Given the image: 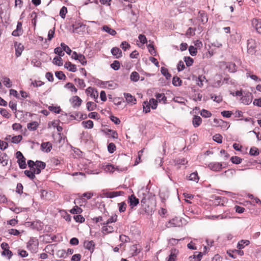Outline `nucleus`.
Returning a JSON list of instances; mask_svg holds the SVG:
<instances>
[{
	"mask_svg": "<svg viewBox=\"0 0 261 261\" xmlns=\"http://www.w3.org/2000/svg\"><path fill=\"white\" fill-rule=\"evenodd\" d=\"M117 216L116 215H114L112 216L106 222H105V224H109L113 222H115L117 221Z\"/></svg>",
	"mask_w": 261,
	"mask_h": 261,
	"instance_id": "052dcab7",
	"label": "nucleus"
},
{
	"mask_svg": "<svg viewBox=\"0 0 261 261\" xmlns=\"http://www.w3.org/2000/svg\"><path fill=\"white\" fill-rule=\"evenodd\" d=\"M111 53L114 56H115L116 59H119L122 56V51L118 47H113L111 49Z\"/></svg>",
	"mask_w": 261,
	"mask_h": 261,
	"instance_id": "a211bd4d",
	"label": "nucleus"
},
{
	"mask_svg": "<svg viewBox=\"0 0 261 261\" xmlns=\"http://www.w3.org/2000/svg\"><path fill=\"white\" fill-rule=\"evenodd\" d=\"M124 194L123 191H113L104 193V196L108 198H113L116 197L120 196Z\"/></svg>",
	"mask_w": 261,
	"mask_h": 261,
	"instance_id": "0eeeda50",
	"label": "nucleus"
},
{
	"mask_svg": "<svg viewBox=\"0 0 261 261\" xmlns=\"http://www.w3.org/2000/svg\"><path fill=\"white\" fill-rule=\"evenodd\" d=\"M82 212V210L78 206H76L75 207H73L70 210V213L73 214H79L81 213Z\"/></svg>",
	"mask_w": 261,
	"mask_h": 261,
	"instance_id": "774afa93",
	"label": "nucleus"
},
{
	"mask_svg": "<svg viewBox=\"0 0 261 261\" xmlns=\"http://www.w3.org/2000/svg\"><path fill=\"white\" fill-rule=\"evenodd\" d=\"M28 165L30 168V170L35 174H36V165L35 162L32 160H29L28 161Z\"/></svg>",
	"mask_w": 261,
	"mask_h": 261,
	"instance_id": "2f4dec72",
	"label": "nucleus"
},
{
	"mask_svg": "<svg viewBox=\"0 0 261 261\" xmlns=\"http://www.w3.org/2000/svg\"><path fill=\"white\" fill-rule=\"evenodd\" d=\"M84 246L92 253L94 251L95 244L93 241H85L84 243Z\"/></svg>",
	"mask_w": 261,
	"mask_h": 261,
	"instance_id": "4468645a",
	"label": "nucleus"
},
{
	"mask_svg": "<svg viewBox=\"0 0 261 261\" xmlns=\"http://www.w3.org/2000/svg\"><path fill=\"white\" fill-rule=\"evenodd\" d=\"M86 107L89 111H92L96 109V105L93 102L88 101L86 103Z\"/></svg>",
	"mask_w": 261,
	"mask_h": 261,
	"instance_id": "f704fd0d",
	"label": "nucleus"
},
{
	"mask_svg": "<svg viewBox=\"0 0 261 261\" xmlns=\"http://www.w3.org/2000/svg\"><path fill=\"white\" fill-rule=\"evenodd\" d=\"M205 80V77L203 75L199 76L197 80V84L200 87H202L203 85V82Z\"/></svg>",
	"mask_w": 261,
	"mask_h": 261,
	"instance_id": "864d4df0",
	"label": "nucleus"
},
{
	"mask_svg": "<svg viewBox=\"0 0 261 261\" xmlns=\"http://www.w3.org/2000/svg\"><path fill=\"white\" fill-rule=\"evenodd\" d=\"M116 150V146L114 143H110L108 145V150L110 153H112Z\"/></svg>",
	"mask_w": 261,
	"mask_h": 261,
	"instance_id": "bf43d9fd",
	"label": "nucleus"
},
{
	"mask_svg": "<svg viewBox=\"0 0 261 261\" xmlns=\"http://www.w3.org/2000/svg\"><path fill=\"white\" fill-rule=\"evenodd\" d=\"M38 125H39V124L37 122L33 121V122L29 123L27 124V127L30 130H35L37 128Z\"/></svg>",
	"mask_w": 261,
	"mask_h": 261,
	"instance_id": "bb28decb",
	"label": "nucleus"
},
{
	"mask_svg": "<svg viewBox=\"0 0 261 261\" xmlns=\"http://www.w3.org/2000/svg\"><path fill=\"white\" fill-rule=\"evenodd\" d=\"M74 81L77 84V86H79L80 89H84L86 87V84L83 79L75 78Z\"/></svg>",
	"mask_w": 261,
	"mask_h": 261,
	"instance_id": "c85d7f7f",
	"label": "nucleus"
},
{
	"mask_svg": "<svg viewBox=\"0 0 261 261\" xmlns=\"http://www.w3.org/2000/svg\"><path fill=\"white\" fill-rule=\"evenodd\" d=\"M102 225H103L102 227V232L103 233H109L114 231L113 227L109 225V224H105V222H104Z\"/></svg>",
	"mask_w": 261,
	"mask_h": 261,
	"instance_id": "f3484780",
	"label": "nucleus"
},
{
	"mask_svg": "<svg viewBox=\"0 0 261 261\" xmlns=\"http://www.w3.org/2000/svg\"><path fill=\"white\" fill-rule=\"evenodd\" d=\"M202 123V119L199 116L195 115L192 120V124L194 127L196 128L200 126Z\"/></svg>",
	"mask_w": 261,
	"mask_h": 261,
	"instance_id": "4be33fe9",
	"label": "nucleus"
},
{
	"mask_svg": "<svg viewBox=\"0 0 261 261\" xmlns=\"http://www.w3.org/2000/svg\"><path fill=\"white\" fill-rule=\"evenodd\" d=\"M222 197L220 196H215L214 199L212 200L213 202V203L215 205H219L220 204L223 205L222 203Z\"/></svg>",
	"mask_w": 261,
	"mask_h": 261,
	"instance_id": "c9c22d12",
	"label": "nucleus"
},
{
	"mask_svg": "<svg viewBox=\"0 0 261 261\" xmlns=\"http://www.w3.org/2000/svg\"><path fill=\"white\" fill-rule=\"evenodd\" d=\"M61 46L62 48L63 52L65 51L68 55H71V54L72 53V50L68 46L66 45L64 43H61Z\"/></svg>",
	"mask_w": 261,
	"mask_h": 261,
	"instance_id": "4c0bfd02",
	"label": "nucleus"
},
{
	"mask_svg": "<svg viewBox=\"0 0 261 261\" xmlns=\"http://www.w3.org/2000/svg\"><path fill=\"white\" fill-rule=\"evenodd\" d=\"M259 152L258 149L256 147L251 148L250 151H249V154L251 155H253V156L257 155L259 154Z\"/></svg>",
	"mask_w": 261,
	"mask_h": 261,
	"instance_id": "69168bd1",
	"label": "nucleus"
},
{
	"mask_svg": "<svg viewBox=\"0 0 261 261\" xmlns=\"http://www.w3.org/2000/svg\"><path fill=\"white\" fill-rule=\"evenodd\" d=\"M111 67L115 70H118L120 67L119 61L115 60L111 64Z\"/></svg>",
	"mask_w": 261,
	"mask_h": 261,
	"instance_id": "09e8293b",
	"label": "nucleus"
},
{
	"mask_svg": "<svg viewBox=\"0 0 261 261\" xmlns=\"http://www.w3.org/2000/svg\"><path fill=\"white\" fill-rule=\"evenodd\" d=\"M189 180L194 181L196 182H198L199 177L198 176V174L197 172H193L191 174H190L189 177Z\"/></svg>",
	"mask_w": 261,
	"mask_h": 261,
	"instance_id": "3c124183",
	"label": "nucleus"
},
{
	"mask_svg": "<svg viewBox=\"0 0 261 261\" xmlns=\"http://www.w3.org/2000/svg\"><path fill=\"white\" fill-rule=\"evenodd\" d=\"M22 22L18 21L17 24L16 29L12 32V35L14 36H19L22 34Z\"/></svg>",
	"mask_w": 261,
	"mask_h": 261,
	"instance_id": "f8f14e48",
	"label": "nucleus"
},
{
	"mask_svg": "<svg viewBox=\"0 0 261 261\" xmlns=\"http://www.w3.org/2000/svg\"><path fill=\"white\" fill-rule=\"evenodd\" d=\"M52 147V144L50 142H43L41 145V149L46 152H49L51 150Z\"/></svg>",
	"mask_w": 261,
	"mask_h": 261,
	"instance_id": "2eb2a0df",
	"label": "nucleus"
},
{
	"mask_svg": "<svg viewBox=\"0 0 261 261\" xmlns=\"http://www.w3.org/2000/svg\"><path fill=\"white\" fill-rule=\"evenodd\" d=\"M181 222L177 218H175L170 220L166 224V226L168 228L172 227H179L180 226Z\"/></svg>",
	"mask_w": 261,
	"mask_h": 261,
	"instance_id": "6e6552de",
	"label": "nucleus"
},
{
	"mask_svg": "<svg viewBox=\"0 0 261 261\" xmlns=\"http://www.w3.org/2000/svg\"><path fill=\"white\" fill-rule=\"evenodd\" d=\"M181 80L178 76H174L172 80V84L175 86H179L181 84Z\"/></svg>",
	"mask_w": 261,
	"mask_h": 261,
	"instance_id": "58836bf2",
	"label": "nucleus"
},
{
	"mask_svg": "<svg viewBox=\"0 0 261 261\" xmlns=\"http://www.w3.org/2000/svg\"><path fill=\"white\" fill-rule=\"evenodd\" d=\"M106 134L114 139H116L118 137L117 132L112 129H108Z\"/></svg>",
	"mask_w": 261,
	"mask_h": 261,
	"instance_id": "ea45409f",
	"label": "nucleus"
},
{
	"mask_svg": "<svg viewBox=\"0 0 261 261\" xmlns=\"http://www.w3.org/2000/svg\"><path fill=\"white\" fill-rule=\"evenodd\" d=\"M252 95L251 93L247 92L245 93L241 98L242 102L245 105H249L252 101Z\"/></svg>",
	"mask_w": 261,
	"mask_h": 261,
	"instance_id": "9d476101",
	"label": "nucleus"
},
{
	"mask_svg": "<svg viewBox=\"0 0 261 261\" xmlns=\"http://www.w3.org/2000/svg\"><path fill=\"white\" fill-rule=\"evenodd\" d=\"M102 30L108 33V34L111 35L112 36H114L116 34V32L114 29L110 28L108 25H103L102 28Z\"/></svg>",
	"mask_w": 261,
	"mask_h": 261,
	"instance_id": "a878e982",
	"label": "nucleus"
},
{
	"mask_svg": "<svg viewBox=\"0 0 261 261\" xmlns=\"http://www.w3.org/2000/svg\"><path fill=\"white\" fill-rule=\"evenodd\" d=\"M1 246L3 250V251L2 252V255L7 256L8 259L11 258L13 255V253L12 251L9 250L8 244L3 242L1 244Z\"/></svg>",
	"mask_w": 261,
	"mask_h": 261,
	"instance_id": "7ed1b4c3",
	"label": "nucleus"
},
{
	"mask_svg": "<svg viewBox=\"0 0 261 261\" xmlns=\"http://www.w3.org/2000/svg\"><path fill=\"white\" fill-rule=\"evenodd\" d=\"M77 60L83 65H86L87 64V61L86 60L85 57L82 54L79 55V58Z\"/></svg>",
	"mask_w": 261,
	"mask_h": 261,
	"instance_id": "6e6d98bb",
	"label": "nucleus"
},
{
	"mask_svg": "<svg viewBox=\"0 0 261 261\" xmlns=\"http://www.w3.org/2000/svg\"><path fill=\"white\" fill-rule=\"evenodd\" d=\"M214 122L217 124H218L219 125H222L224 126H227L228 123L222 120V119H214Z\"/></svg>",
	"mask_w": 261,
	"mask_h": 261,
	"instance_id": "680f3d73",
	"label": "nucleus"
},
{
	"mask_svg": "<svg viewBox=\"0 0 261 261\" xmlns=\"http://www.w3.org/2000/svg\"><path fill=\"white\" fill-rule=\"evenodd\" d=\"M161 73L165 76L166 79L169 80L170 79L171 75L169 73L168 70L166 68L164 67H161Z\"/></svg>",
	"mask_w": 261,
	"mask_h": 261,
	"instance_id": "7c9ffc66",
	"label": "nucleus"
},
{
	"mask_svg": "<svg viewBox=\"0 0 261 261\" xmlns=\"http://www.w3.org/2000/svg\"><path fill=\"white\" fill-rule=\"evenodd\" d=\"M82 124L85 128H92L93 127V122L90 120L83 121Z\"/></svg>",
	"mask_w": 261,
	"mask_h": 261,
	"instance_id": "cd10ccee",
	"label": "nucleus"
},
{
	"mask_svg": "<svg viewBox=\"0 0 261 261\" xmlns=\"http://www.w3.org/2000/svg\"><path fill=\"white\" fill-rule=\"evenodd\" d=\"M17 163L19 165V168L21 169H25L27 167V164L25 163V159L24 157V159H21L18 160Z\"/></svg>",
	"mask_w": 261,
	"mask_h": 261,
	"instance_id": "a19ab883",
	"label": "nucleus"
},
{
	"mask_svg": "<svg viewBox=\"0 0 261 261\" xmlns=\"http://www.w3.org/2000/svg\"><path fill=\"white\" fill-rule=\"evenodd\" d=\"M152 109H155L158 106V100L154 98H151L148 102Z\"/></svg>",
	"mask_w": 261,
	"mask_h": 261,
	"instance_id": "4d7b16f0",
	"label": "nucleus"
},
{
	"mask_svg": "<svg viewBox=\"0 0 261 261\" xmlns=\"http://www.w3.org/2000/svg\"><path fill=\"white\" fill-rule=\"evenodd\" d=\"M213 140L218 143H221L222 142V136L220 134H216L213 136Z\"/></svg>",
	"mask_w": 261,
	"mask_h": 261,
	"instance_id": "e2e57ef3",
	"label": "nucleus"
},
{
	"mask_svg": "<svg viewBox=\"0 0 261 261\" xmlns=\"http://www.w3.org/2000/svg\"><path fill=\"white\" fill-rule=\"evenodd\" d=\"M0 113L3 116L7 118H9L11 116L7 110L5 109L0 108Z\"/></svg>",
	"mask_w": 261,
	"mask_h": 261,
	"instance_id": "13d9d810",
	"label": "nucleus"
},
{
	"mask_svg": "<svg viewBox=\"0 0 261 261\" xmlns=\"http://www.w3.org/2000/svg\"><path fill=\"white\" fill-rule=\"evenodd\" d=\"M65 87L67 89H69L71 92H74L76 93L77 91V89L74 86V85L71 83H67L65 85Z\"/></svg>",
	"mask_w": 261,
	"mask_h": 261,
	"instance_id": "e433bc0d",
	"label": "nucleus"
},
{
	"mask_svg": "<svg viewBox=\"0 0 261 261\" xmlns=\"http://www.w3.org/2000/svg\"><path fill=\"white\" fill-rule=\"evenodd\" d=\"M257 43L255 39L250 38L247 40V51L249 54L253 55L256 51Z\"/></svg>",
	"mask_w": 261,
	"mask_h": 261,
	"instance_id": "f03ea898",
	"label": "nucleus"
},
{
	"mask_svg": "<svg viewBox=\"0 0 261 261\" xmlns=\"http://www.w3.org/2000/svg\"><path fill=\"white\" fill-rule=\"evenodd\" d=\"M55 75L59 80H65L66 77L64 73L61 71H56Z\"/></svg>",
	"mask_w": 261,
	"mask_h": 261,
	"instance_id": "5fc2aeb1",
	"label": "nucleus"
},
{
	"mask_svg": "<svg viewBox=\"0 0 261 261\" xmlns=\"http://www.w3.org/2000/svg\"><path fill=\"white\" fill-rule=\"evenodd\" d=\"M22 139L21 135L15 136L12 138V142L15 144L19 143Z\"/></svg>",
	"mask_w": 261,
	"mask_h": 261,
	"instance_id": "603ef678",
	"label": "nucleus"
},
{
	"mask_svg": "<svg viewBox=\"0 0 261 261\" xmlns=\"http://www.w3.org/2000/svg\"><path fill=\"white\" fill-rule=\"evenodd\" d=\"M124 96L128 103H132V105L136 103V99L130 94L124 93Z\"/></svg>",
	"mask_w": 261,
	"mask_h": 261,
	"instance_id": "412c9836",
	"label": "nucleus"
},
{
	"mask_svg": "<svg viewBox=\"0 0 261 261\" xmlns=\"http://www.w3.org/2000/svg\"><path fill=\"white\" fill-rule=\"evenodd\" d=\"M39 242L36 238H31L28 241L27 245V248L33 253L37 251Z\"/></svg>",
	"mask_w": 261,
	"mask_h": 261,
	"instance_id": "f257e3e1",
	"label": "nucleus"
},
{
	"mask_svg": "<svg viewBox=\"0 0 261 261\" xmlns=\"http://www.w3.org/2000/svg\"><path fill=\"white\" fill-rule=\"evenodd\" d=\"M199 19L201 21V22L204 24L208 21V18L206 14L202 11H200L199 12Z\"/></svg>",
	"mask_w": 261,
	"mask_h": 261,
	"instance_id": "b1692460",
	"label": "nucleus"
},
{
	"mask_svg": "<svg viewBox=\"0 0 261 261\" xmlns=\"http://www.w3.org/2000/svg\"><path fill=\"white\" fill-rule=\"evenodd\" d=\"M250 244V241L247 240H242L240 241L237 244V248L239 249H242L244 248L246 246Z\"/></svg>",
	"mask_w": 261,
	"mask_h": 261,
	"instance_id": "393cba45",
	"label": "nucleus"
},
{
	"mask_svg": "<svg viewBox=\"0 0 261 261\" xmlns=\"http://www.w3.org/2000/svg\"><path fill=\"white\" fill-rule=\"evenodd\" d=\"M14 47L15 48V55L17 57H19L21 56L24 49V46L21 43L15 42L14 43Z\"/></svg>",
	"mask_w": 261,
	"mask_h": 261,
	"instance_id": "1a4fd4ad",
	"label": "nucleus"
},
{
	"mask_svg": "<svg viewBox=\"0 0 261 261\" xmlns=\"http://www.w3.org/2000/svg\"><path fill=\"white\" fill-rule=\"evenodd\" d=\"M54 53L56 54L59 55V56L60 57L64 56L65 55L64 52H63V50L61 47H57L55 48L54 49Z\"/></svg>",
	"mask_w": 261,
	"mask_h": 261,
	"instance_id": "49530a36",
	"label": "nucleus"
},
{
	"mask_svg": "<svg viewBox=\"0 0 261 261\" xmlns=\"http://www.w3.org/2000/svg\"><path fill=\"white\" fill-rule=\"evenodd\" d=\"M208 168L215 172L220 171L222 168V164L219 162H211L207 165Z\"/></svg>",
	"mask_w": 261,
	"mask_h": 261,
	"instance_id": "20e7f679",
	"label": "nucleus"
},
{
	"mask_svg": "<svg viewBox=\"0 0 261 261\" xmlns=\"http://www.w3.org/2000/svg\"><path fill=\"white\" fill-rule=\"evenodd\" d=\"M140 79L139 74L136 71H133L130 75V79L131 81L136 82L139 81Z\"/></svg>",
	"mask_w": 261,
	"mask_h": 261,
	"instance_id": "c756f323",
	"label": "nucleus"
},
{
	"mask_svg": "<svg viewBox=\"0 0 261 261\" xmlns=\"http://www.w3.org/2000/svg\"><path fill=\"white\" fill-rule=\"evenodd\" d=\"M226 68L230 72H234L237 69L236 64L233 63H229L226 66Z\"/></svg>",
	"mask_w": 261,
	"mask_h": 261,
	"instance_id": "72a5a7b5",
	"label": "nucleus"
},
{
	"mask_svg": "<svg viewBox=\"0 0 261 261\" xmlns=\"http://www.w3.org/2000/svg\"><path fill=\"white\" fill-rule=\"evenodd\" d=\"M143 112L145 113H147L150 112V104L147 101H145L143 103Z\"/></svg>",
	"mask_w": 261,
	"mask_h": 261,
	"instance_id": "c03bdc74",
	"label": "nucleus"
},
{
	"mask_svg": "<svg viewBox=\"0 0 261 261\" xmlns=\"http://www.w3.org/2000/svg\"><path fill=\"white\" fill-rule=\"evenodd\" d=\"M8 156L6 153H3L0 151V163L5 166L8 164Z\"/></svg>",
	"mask_w": 261,
	"mask_h": 261,
	"instance_id": "aec40b11",
	"label": "nucleus"
},
{
	"mask_svg": "<svg viewBox=\"0 0 261 261\" xmlns=\"http://www.w3.org/2000/svg\"><path fill=\"white\" fill-rule=\"evenodd\" d=\"M53 63L54 64L59 66L63 65L62 59L60 57L56 56L53 59Z\"/></svg>",
	"mask_w": 261,
	"mask_h": 261,
	"instance_id": "473e14b6",
	"label": "nucleus"
},
{
	"mask_svg": "<svg viewBox=\"0 0 261 261\" xmlns=\"http://www.w3.org/2000/svg\"><path fill=\"white\" fill-rule=\"evenodd\" d=\"M178 251L176 249H173L171 250L170 255L167 259V261H175L177 258V254Z\"/></svg>",
	"mask_w": 261,
	"mask_h": 261,
	"instance_id": "6ab92c4d",
	"label": "nucleus"
},
{
	"mask_svg": "<svg viewBox=\"0 0 261 261\" xmlns=\"http://www.w3.org/2000/svg\"><path fill=\"white\" fill-rule=\"evenodd\" d=\"M70 101L72 103V107L75 108L81 105L82 100L78 96H74L70 98Z\"/></svg>",
	"mask_w": 261,
	"mask_h": 261,
	"instance_id": "9b49d317",
	"label": "nucleus"
},
{
	"mask_svg": "<svg viewBox=\"0 0 261 261\" xmlns=\"http://www.w3.org/2000/svg\"><path fill=\"white\" fill-rule=\"evenodd\" d=\"M86 93L87 95H89L94 98H97L98 96V92L91 87H88L86 90Z\"/></svg>",
	"mask_w": 261,
	"mask_h": 261,
	"instance_id": "ddd939ff",
	"label": "nucleus"
},
{
	"mask_svg": "<svg viewBox=\"0 0 261 261\" xmlns=\"http://www.w3.org/2000/svg\"><path fill=\"white\" fill-rule=\"evenodd\" d=\"M74 219L77 222L83 223L85 221V218L81 215H75L73 217Z\"/></svg>",
	"mask_w": 261,
	"mask_h": 261,
	"instance_id": "0e129e2a",
	"label": "nucleus"
},
{
	"mask_svg": "<svg viewBox=\"0 0 261 261\" xmlns=\"http://www.w3.org/2000/svg\"><path fill=\"white\" fill-rule=\"evenodd\" d=\"M119 207V211L120 213H122L125 211L126 208V204L125 202H122L118 204Z\"/></svg>",
	"mask_w": 261,
	"mask_h": 261,
	"instance_id": "8fccbe9b",
	"label": "nucleus"
},
{
	"mask_svg": "<svg viewBox=\"0 0 261 261\" xmlns=\"http://www.w3.org/2000/svg\"><path fill=\"white\" fill-rule=\"evenodd\" d=\"M64 67L70 71L74 72L76 71L75 65L71 63L70 62H66L64 64Z\"/></svg>",
	"mask_w": 261,
	"mask_h": 261,
	"instance_id": "5701e85b",
	"label": "nucleus"
},
{
	"mask_svg": "<svg viewBox=\"0 0 261 261\" xmlns=\"http://www.w3.org/2000/svg\"><path fill=\"white\" fill-rule=\"evenodd\" d=\"M155 97L158 99L157 100H159L160 102L164 101L165 102L167 100V97L164 93H158L156 94Z\"/></svg>",
	"mask_w": 261,
	"mask_h": 261,
	"instance_id": "79ce46f5",
	"label": "nucleus"
},
{
	"mask_svg": "<svg viewBox=\"0 0 261 261\" xmlns=\"http://www.w3.org/2000/svg\"><path fill=\"white\" fill-rule=\"evenodd\" d=\"M231 162L235 164H239L242 162V159L237 156H233L230 158Z\"/></svg>",
	"mask_w": 261,
	"mask_h": 261,
	"instance_id": "a18cd8bd",
	"label": "nucleus"
},
{
	"mask_svg": "<svg viewBox=\"0 0 261 261\" xmlns=\"http://www.w3.org/2000/svg\"><path fill=\"white\" fill-rule=\"evenodd\" d=\"M128 203L130 207L133 208L139 204V200L134 195H132L128 196Z\"/></svg>",
	"mask_w": 261,
	"mask_h": 261,
	"instance_id": "423d86ee",
	"label": "nucleus"
},
{
	"mask_svg": "<svg viewBox=\"0 0 261 261\" xmlns=\"http://www.w3.org/2000/svg\"><path fill=\"white\" fill-rule=\"evenodd\" d=\"M35 164L36 168L41 169H44L46 167V164L44 162L40 161H36L35 162Z\"/></svg>",
	"mask_w": 261,
	"mask_h": 261,
	"instance_id": "37998d69",
	"label": "nucleus"
},
{
	"mask_svg": "<svg viewBox=\"0 0 261 261\" xmlns=\"http://www.w3.org/2000/svg\"><path fill=\"white\" fill-rule=\"evenodd\" d=\"M236 171L234 169H229L221 174V175L226 177L228 178H231L236 175Z\"/></svg>",
	"mask_w": 261,
	"mask_h": 261,
	"instance_id": "dca6fc26",
	"label": "nucleus"
},
{
	"mask_svg": "<svg viewBox=\"0 0 261 261\" xmlns=\"http://www.w3.org/2000/svg\"><path fill=\"white\" fill-rule=\"evenodd\" d=\"M252 25L256 32L261 35V19L254 18L252 20Z\"/></svg>",
	"mask_w": 261,
	"mask_h": 261,
	"instance_id": "39448f33",
	"label": "nucleus"
},
{
	"mask_svg": "<svg viewBox=\"0 0 261 261\" xmlns=\"http://www.w3.org/2000/svg\"><path fill=\"white\" fill-rule=\"evenodd\" d=\"M200 115L204 118H209L212 116V113L205 109H202L200 112Z\"/></svg>",
	"mask_w": 261,
	"mask_h": 261,
	"instance_id": "de8ad7c7",
	"label": "nucleus"
},
{
	"mask_svg": "<svg viewBox=\"0 0 261 261\" xmlns=\"http://www.w3.org/2000/svg\"><path fill=\"white\" fill-rule=\"evenodd\" d=\"M67 13V8L63 6L60 11V15L62 18H65L66 13Z\"/></svg>",
	"mask_w": 261,
	"mask_h": 261,
	"instance_id": "338daca9",
	"label": "nucleus"
}]
</instances>
